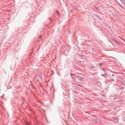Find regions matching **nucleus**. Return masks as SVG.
Wrapping results in <instances>:
<instances>
[{
  "label": "nucleus",
  "instance_id": "9d476101",
  "mask_svg": "<svg viewBox=\"0 0 125 125\" xmlns=\"http://www.w3.org/2000/svg\"><path fill=\"white\" fill-rule=\"evenodd\" d=\"M39 40H38L37 41L38 42H40V40L42 41V36L41 37L39 38Z\"/></svg>",
  "mask_w": 125,
  "mask_h": 125
},
{
  "label": "nucleus",
  "instance_id": "1a4fd4ad",
  "mask_svg": "<svg viewBox=\"0 0 125 125\" xmlns=\"http://www.w3.org/2000/svg\"><path fill=\"white\" fill-rule=\"evenodd\" d=\"M124 80L122 79L121 80V84H124Z\"/></svg>",
  "mask_w": 125,
  "mask_h": 125
},
{
  "label": "nucleus",
  "instance_id": "0eeeda50",
  "mask_svg": "<svg viewBox=\"0 0 125 125\" xmlns=\"http://www.w3.org/2000/svg\"><path fill=\"white\" fill-rule=\"evenodd\" d=\"M124 100L123 99H122V100H120L119 99H118L117 100V101L118 102H122L123 101H124Z\"/></svg>",
  "mask_w": 125,
  "mask_h": 125
},
{
  "label": "nucleus",
  "instance_id": "412c9836",
  "mask_svg": "<svg viewBox=\"0 0 125 125\" xmlns=\"http://www.w3.org/2000/svg\"><path fill=\"white\" fill-rule=\"evenodd\" d=\"M92 50L93 51H95V50L94 48H92Z\"/></svg>",
  "mask_w": 125,
  "mask_h": 125
},
{
  "label": "nucleus",
  "instance_id": "cd10ccee",
  "mask_svg": "<svg viewBox=\"0 0 125 125\" xmlns=\"http://www.w3.org/2000/svg\"><path fill=\"white\" fill-rule=\"evenodd\" d=\"M74 7L75 8H77V7L76 6H75Z\"/></svg>",
  "mask_w": 125,
  "mask_h": 125
},
{
  "label": "nucleus",
  "instance_id": "a878e982",
  "mask_svg": "<svg viewBox=\"0 0 125 125\" xmlns=\"http://www.w3.org/2000/svg\"><path fill=\"white\" fill-rule=\"evenodd\" d=\"M70 32H71V31H68V32L69 33V34H70Z\"/></svg>",
  "mask_w": 125,
  "mask_h": 125
},
{
  "label": "nucleus",
  "instance_id": "f8f14e48",
  "mask_svg": "<svg viewBox=\"0 0 125 125\" xmlns=\"http://www.w3.org/2000/svg\"><path fill=\"white\" fill-rule=\"evenodd\" d=\"M115 42L118 45H121V44L118 42L116 41Z\"/></svg>",
  "mask_w": 125,
  "mask_h": 125
},
{
  "label": "nucleus",
  "instance_id": "2eb2a0df",
  "mask_svg": "<svg viewBox=\"0 0 125 125\" xmlns=\"http://www.w3.org/2000/svg\"><path fill=\"white\" fill-rule=\"evenodd\" d=\"M93 80L94 81H96L97 80V79L95 78H94L93 79Z\"/></svg>",
  "mask_w": 125,
  "mask_h": 125
},
{
  "label": "nucleus",
  "instance_id": "f257e3e1",
  "mask_svg": "<svg viewBox=\"0 0 125 125\" xmlns=\"http://www.w3.org/2000/svg\"><path fill=\"white\" fill-rule=\"evenodd\" d=\"M94 16H95L97 18L99 19L100 21L102 20V19L100 18V16H99L97 14H95L94 15Z\"/></svg>",
  "mask_w": 125,
  "mask_h": 125
},
{
  "label": "nucleus",
  "instance_id": "4be33fe9",
  "mask_svg": "<svg viewBox=\"0 0 125 125\" xmlns=\"http://www.w3.org/2000/svg\"><path fill=\"white\" fill-rule=\"evenodd\" d=\"M66 46V45H63V47H65Z\"/></svg>",
  "mask_w": 125,
  "mask_h": 125
},
{
  "label": "nucleus",
  "instance_id": "f03ea898",
  "mask_svg": "<svg viewBox=\"0 0 125 125\" xmlns=\"http://www.w3.org/2000/svg\"><path fill=\"white\" fill-rule=\"evenodd\" d=\"M70 74L72 78L74 79H75V75L74 74H72L71 73H70Z\"/></svg>",
  "mask_w": 125,
  "mask_h": 125
},
{
  "label": "nucleus",
  "instance_id": "393cba45",
  "mask_svg": "<svg viewBox=\"0 0 125 125\" xmlns=\"http://www.w3.org/2000/svg\"><path fill=\"white\" fill-rule=\"evenodd\" d=\"M1 98H3V96H1Z\"/></svg>",
  "mask_w": 125,
  "mask_h": 125
},
{
  "label": "nucleus",
  "instance_id": "bb28decb",
  "mask_svg": "<svg viewBox=\"0 0 125 125\" xmlns=\"http://www.w3.org/2000/svg\"><path fill=\"white\" fill-rule=\"evenodd\" d=\"M123 119L124 120H125V117L123 118Z\"/></svg>",
  "mask_w": 125,
  "mask_h": 125
},
{
  "label": "nucleus",
  "instance_id": "b1692460",
  "mask_svg": "<svg viewBox=\"0 0 125 125\" xmlns=\"http://www.w3.org/2000/svg\"><path fill=\"white\" fill-rule=\"evenodd\" d=\"M112 76H114L115 75H114V74H112Z\"/></svg>",
  "mask_w": 125,
  "mask_h": 125
},
{
  "label": "nucleus",
  "instance_id": "6ab92c4d",
  "mask_svg": "<svg viewBox=\"0 0 125 125\" xmlns=\"http://www.w3.org/2000/svg\"><path fill=\"white\" fill-rule=\"evenodd\" d=\"M120 0L121 1V2L122 3H124L125 4V3L124 2V1H123L122 0Z\"/></svg>",
  "mask_w": 125,
  "mask_h": 125
},
{
  "label": "nucleus",
  "instance_id": "7ed1b4c3",
  "mask_svg": "<svg viewBox=\"0 0 125 125\" xmlns=\"http://www.w3.org/2000/svg\"><path fill=\"white\" fill-rule=\"evenodd\" d=\"M77 78L78 80H81L82 81V77L81 76H78L77 77Z\"/></svg>",
  "mask_w": 125,
  "mask_h": 125
},
{
  "label": "nucleus",
  "instance_id": "9b49d317",
  "mask_svg": "<svg viewBox=\"0 0 125 125\" xmlns=\"http://www.w3.org/2000/svg\"><path fill=\"white\" fill-rule=\"evenodd\" d=\"M56 11L57 14V15L60 16V13H59V12L58 11V10H56Z\"/></svg>",
  "mask_w": 125,
  "mask_h": 125
},
{
  "label": "nucleus",
  "instance_id": "6e6552de",
  "mask_svg": "<svg viewBox=\"0 0 125 125\" xmlns=\"http://www.w3.org/2000/svg\"><path fill=\"white\" fill-rule=\"evenodd\" d=\"M103 64V63H97V66H102V65Z\"/></svg>",
  "mask_w": 125,
  "mask_h": 125
},
{
  "label": "nucleus",
  "instance_id": "39448f33",
  "mask_svg": "<svg viewBox=\"0 0 125 125\" xmlns=\"http://www.w3.org/2000/svg\"><path fill=\"white\" fill-rule=\"evenodd\" d=\"M25 125H30V123L28 121H25Z\"/></svg>",
  "mask_w": 125,
  "mask_h": 125
},
{
  "label": "nucleus",
  "instance_id": "a211bd4d",
  "mask_svg": "<svg viewBox=\"0 0 125 125\" xmlns=\"http://www.w3.org/2000/svg\"><path fill=\"white\" fill-rule=\"evenodd\" d=\"M113 40L114 41V42H115L116 41H117L115 40L114 39V38H113Z\"/></svg>",
  "mask_w": 125,
  "mask_h": 125
},
{
  "label": "nucleus",
  "instance_id": "aec40b11",
  "mask_svg": "<svg viewBox=\"0 0 125 125\" xmlns=\"http://www.w3.org/2000/svg\"><path fill=\"white\" fill-rule=\"evenodd\" d=\"M101 70H102L104 71V72H105V71L106 70H104V69L103 68H102Z\"/></svg>",
  "mask_w": 125,
  "mask_h": 125
},
{
  "label": "nucleus",
  "instance_id": "20e7f679",
  "mask_svg": "<svg viewBox=\"0 0 125 125\" xmlns=\"http://www.w3.org/2000/svg\"><path fill=\"white\" fill-rule=\"evenodd\" d=\"M107 75V73H105L104 74H102L101 75L103 77H104L105 78H106L107 76H106V75Z\"/></svg>",
  "mask_w": 125,
  "mask_h": 125
},
{
  "label": "nucleus",
  "instance_id": "ddd939ff",
  "mask_svg": "<svg viewBox=\"0 0 125 125\" xmlns=\"http://www.w3.org/2000/svg\"><path fill=\"white\" fill-rule=\"evenodd\" d=\"M80 56L81 57H84V55L83 54V53H81V54L80 55Z\"/></svg>",
  "mask_w": 125,
  "mask_h": 125
},
{
  "label": "nucleus",
  "instance_id": "5701e85b",
  "mask_svg": "<svg viewBox=\"0 0 125 125\" xmlns=\"http://www.w3.org/2000/svg\"><path fill=\"white\" fill-rule=\"evenodd\" d=\"M117 98H113V100H115L116 99H117Z\"/></svg>",
  "mask_w": 125,
  "mask_h": 125
},
{
  "label": "nucleus",
  "instance_id": "dca6fc26",
  "mask_svg": "<svg viewBox=\"0 0 125 125\" xmlns=\"http://www.w3.org/2000/svg\"><path fill=\"white\" fill-rule=\"evenodd\" d=\"M114 120H118V118L116 117H115L114 118Z\"/></svg>",
  "mask_w": 125,
  "mask_h": 125
},
{
  "label": "nucleus",
  "instance_id": "f3484780",
  "mask_svg": "<svg viewBox=\"0 0 125 125\" xmlns=\"http://www.w3.org/2000/svg\"><path fill=\"white\" fill-rule=\"evenodd\" d=\"M121 39L123 41L125 42V40L123 38L121 37Z\"/></svg>",
  "mask_w": 125,
  "mask_h": 125
},
{
  "label": "nucleus",
  "instance_id": "4468645a",
  "mask_svg": "<svg viewBox=\"0 0 125 125\" xmlns=\"http://www.w3.org/2000/svg\"><path fill=\"white\" fill-rule=\"evenodd\" d=\"M119 89H120L123 90L124 89V88L123 87H119Z\"/></svg>",
  "mask_w": 125,
  "mask_h": 125
},
{
  "label": "nucleus",
  "instance_id": "c85d7f7f",
  "mask_svg": "<svg viewBox=\"0 0 125 125\" xmlns=\"http://www.w3.org/2000/svg\"><path fill=\"white\" fill-rule=\"evenodd\" d=\"M4 95V94H3V95L2 96H3Z\"/></svg>",
  "mask_w": 125,
  "mask_h": 125
},
{
  "label": "nucleus",
  "instance_id": "423d86ee",
  "mask_svg": "<svg viewBox=\"0 0 125 125\" xmlns=\"http://www.w3.org/2000/svg\"><path fill=\"white\" fill-rule=\"evenodd\" d=\"M89 69H94L95 68V67L94 66H91L90 67H89Z\"/></svg>",
  "mask_w": 125,
  "mask_h": 125
}]
</instances>
